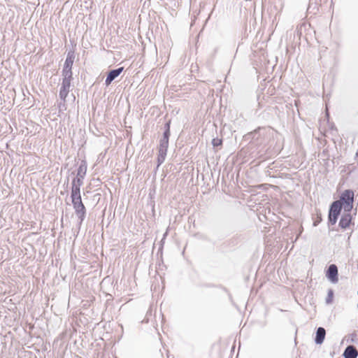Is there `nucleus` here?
<instances>
[{
    "mask_svg": "<svg viewBox=\"0 0 358 358\" xmlns=\"http://www.w3.org/2000/svg\"><path fill=\"white\" fill-rule=\"evenodd\" d=\"M326 277L332 283L338 282V271L336 264H332L329 266L326 271Z\"/></svg>",
    "mask_w": 358,
    "mask_h": 358,
    "instance_id": "39448f33",
    "label": "nucleus"
},
{
    "mask_svg": "<svg viewBox=\"0 0 358 358\" xmlns=\"http://www.w3.org/2000/svg\"><path fill=\"white\" fill-rule=\"evenodd\" d=\"M352 222V216L350 213H344L339 221V227L342 229L348 228Z\"/></svg>",
    "mask_w": 358,
    "mask_h": 358,
    "instance_id": "6e6552de",
    "label": "nucleus"
},
{
    "mask_svg": "<svg viewBox=\"0 0 358 358\" xmlns=\"http://www.w3.org/2000/svg\"><path fill=\"white\" fill-rule=\"evenodd\" d=\"M320 220H322V218H320V220L319 219H317V221H318V222H320Z\"/></svg>",
    "mask_w": 358,
    "mask_h": 358,
    "instance_id": "4be33fe9",
    "label": "nucleus"
},
{
    "mask_svg": "<svg viewBox=\"0 0 358 358\" xmlns=\"http://www.w3.org/2000/svg\"><path fill=\"white\" fill-rule=\"evenodd\" d=\"M320 220H322V218H320V220L319 219H317V221H318V222H320Z\"/></svg>",
    "mask_w": 358,
    "mask_h": 358,
    "instance_id": "b1692460",
    "label": "nucleus"
},
{
    "mask_svg": "<svg viewBox=\"0 0 358 358\" xmlns=\"http://www.w3.org/2000/svg\"><path fill=\"white\" fill-rule=\"evenodd\" d=\"M170 124L171 121H168L164 124V131L163 133V136L159 141V145L158 148V152H167L168 147H169V140L171 135L170 133Z\"/></svg>",
    "mask_w": 358,
    "mask_h": 358,
    "instance_id": "7ed1b4c3",
    "label": "nucleus"
},
{
    "mask_svg": "<svg viewBox=\"0 0 358 358\" xmlns=\"http://www.w3.org/2000/svg\"><path fill=\"white\" fill-rule=\"evenodd\" d=\"M320 220H322V218H320V220L319 219H317V221H318V222H320Z\"/></svg>",
    "mask_w": 358,
    "mask_h": 358,
    "instance_id": "5701e85b",
    "label": "nucleus"
},
{
    "mask_svg": "<svg viewBox=\"0 0 358 358\" xmlns=\"http://www.w3.org/2000/svg\"><path fill=\"white\" fill-rule=\"evenodd\" d=\"M317 222L315 221L314 222V226H317Z\"/></svg>",
    "mask_w": 358,
    "mask_h": 358,
    "instance_id": "412c9836",
    "label": "nucleus"
},
{
    "mask_svg": "<svg viewBox=\"0 0 358 358\" xmlns=\"http://www.w3.org/2000/svg\"><path fill=\"white\" fill-rule=\"evenodd\" d=\"M81 197L80 195V187L78 186H73L71 187V198L74 199L75 198H80Z\"/></svg>",
    "mask_w": 358,
    "mask_h": 358,
    "instance_id": "ddd939ff",
    "label": "nucleus"
},
{
    "mask_svg": "<svg viewBox=\"0 0 358 358\" xmlns=\"http://www.w3.org/2000/svg\"><path fill=\"white\" fill-rule=\"evenodd\" d=\"M266 129L262 127H259L254 131L250 133L248 136L250 137L252 140H258L259 136L264 135L266 133Z\"/></svg>",
    "mask_w": 358,
    "mask_h": 358,
    "instance_id": "f8f14e48",
    "label": "nucleus"
},
{
    "mask_svg": "<svg viewBox=\"0 0 358 358\" xmlns=\"http://www.w3.org/2000/svg\"><path fill=\"white\" fill-rule=\"evenodd\" d=\"M62 76L63 78L72 79L73 78V73L72 69L63 68L62 69Z\"/></svg>",
    "mask_w": 358,
    "mask_h": 358,
    "instance_id": "2eb2a0df",
    "label": "nucleus"
},
{
    "mask_svg": "<svg viewBox=\"0 0 358 358\" xmlns=\"http://www.w3.org/2000/svg\"><path fill=\"white\" fill-rule=\"evenodd\" d=\"M222 143V140L218 138H213L212 140V144L213 147H217L221 145Z\"/></svg>",
    "mask_w": 358,
    "mask_h": 358,
    "instance_id": "6ab92c4d",
    "label": "nucleus"
},
{
    "mask_svg": "<svg viewBox=\"0 0 358 358\" xmlns=\"http://www.w3.org/2000/svg\"><path fill=\"white\" fill-rule=\"evenodd\" d=\"M86 173H87V162L85 160H82L78 166L76 176H78L79 178H85Z\"/></svg>",
    "mask_w": 358,
    "mask_h": 358,
    "instance_id": "9b49d317",
    "label": "nucleus"
},
{
    "mask_svg": "<svg viewBox=\"0 0 358 358\" xmlns=\"http://www.w3.org/2000/svg\"><path fill=\"white\" fill-rule=\"evenodd\" d=\"M71 80L72 79L63 78L62 86L70 88Z\"/></svg>",
    "mask_w": 358,
    "mask_h": 358,
    "instance_id": "aec40b11",
    "label": "nucleus"
},
{
    "mask_svg": "<svg viewBox=\"0 0 358 358\" xmlns=\"http://www.w3.org/2000/svg\"><path fill=\"white\" fill-rule=\"evenodd\" d=\"M326 336V331L323 327H318L316 331L315 342L316 344H322Z\"/></svg>",
    "mask_w": 358,
    "mask_h": 358,
    "instance_id": "1a4fd4ad",
    "label": "nucleus"
},
{
    "mask_svg": "<svg viewBox=\"0 0 358 358\" xmlns=\"http://www.w3.org/2000/svg\"><path fill=\"white\" fill-rule=\"evenodd\" d=\"M124 67H119L115 69L110 70L106 78L105 84L108 86L120 73L123 71Z\"/></svg>",
    "mask_w": 358,
    "mask_h": 358,
    "instance_id": "423d86ee",
    "label": "nucleus"
},
{
    "mask_svg": "<svg viewBox=\"0 0 358 358\" xmlns=\"http://www.w3.org/2000/svg\"><path fill=\"white\" fill-rule=\"evenodd\" d=\"M167 152H159L157 157V166H159L162 164L164 163L166 159Z\"/></svg>",
    "mask_w": 358,
    "mask_h": 358,
    "instance_id": "dca6fc26",
    "label": "nucleus"
},
{
    "mask_svg": "<svg viewBox=\"0 0 358 358\" xmlns=\"http://www.w3.org/2000/svg\"><path fill=\"white\" fill-rule=\"evenodd\" d=\"M341 210L342 205L339 201L332 202L329 210L328 221L329 224L334 225L336 223Z\"/></svg>",
    "mask_w": 358,
    "mask_h": 358,
    "instance_id": "f257e3e1",
    "label": "nucleus"
},
{
    "mask_svg": "<svg viewBox=\"0 0 358 358\" xmlns=\"http://www.w3.org/2000/svg\"><path fill=\"white\" fill-rule=\"evenodd\" d=\"M83 180L84 178H79L76 176V177L73 179L71 185L73 186L81 187L83 184Z\"/></svg>",
    "mask_w": 358,
    "mask_h": 358,
    "instance_id": "f3484780",
    "label": "nucleus"
},
{
    "mask_svg": "<svg viewBox=\"0 0 358 358\" xmlns=\"http://www.w3.org/2000/svg\"><path fill=\"white\" fill-rule=\"evenodd\" d=\"M343 356L344 358H357L358 356V350L354 345H348L345 349Z\"/></svg>",
    "mask_w": 358,
    "mask_h": 358,
    "instance_id": "0eeeda50",
    "label": "nucleus"
},
{
    "mask_svg": "<svg viewBox=\"0 0 358 358\" xmlns=\"http://www.w3.org/2000/svg\"><path fill=\"white\" fill-rule=\"evenodd\" d=\"M69 92V88L61 86L59 90V97L61 99L65 101L68 94Z\"/></svg>",
    "mask_w": 358,
    "mask_h": 358,
    "instance_id": "4468645a",
    "label": "nucleus"
},
{
    "mask_svg": "<svg viewBox=\"0 0 358 358\" xmlns=\"http://www.w3.org/2000/svg\"><path fill=\"white\" fill-rule=\"evenodd\" d=\"M354 195V192L351 189H346L341 194L338 201L341 203V205H345L344 209L345 211L349 212L352 208Z\"/></svg>",
    "mask_w": 358,
    "mask_h": 358,
    "instance_id": "f03ea898",
    "label": "nucleus"
},
{
    "mask_svg": "<svg viewBox=\"0 0 358 358\" xmlns=\"http://www.w3.org/2000/svg\"><path fill=\"white\" fill-rule=\"evenodd\" d=\"M333 296H334L333 290L332 289H329L328 291L327 297L326 298V303H331L332 302Z\"/></svg>",
    "mask_w": 358,
    "mask_h": 358,
    "instance_id": "a211bd4d",
    "label": "nucleus"
},
{
    "mask_svg": "<svg viewBox=\"0 0 358 358\" xmlns=\"http://www.w3.org/2000/svg\"><path fill=\"white\" fill-rule=\"evenodd\" d=\"M74 59H75V53L73 51L71 50L67 53V56H66L63 68L68 69H72V66L73 64Z\"/></svg>",
    "mask_w": 358,
    "mask_h": 358,
    "instance_id": "9d476101",
    "label": "nucleus"
},
{
    "mask_svg": "<svg viewBox=\"0 0 358 358\" xmlns=\"http://www.w3.org/2000/svg\"><path fill=\"white\" fill-rule=\"evenodd\" d=\"M71 201L75 210V213L80 220V223L81 224L85 220L86 215L85 206L82 201L81 197L75 198V199H72Z\"/></svg>",
    "mask_w": 358,
    "mask_h": 358,
    "instance_id": "20e7f679",
    "label": "nucleus"
}]
</instances>
